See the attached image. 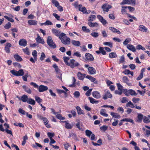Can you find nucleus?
Returning a JSON list of instances; mask_svg holds the SVG:
<instances>
[{
    "instance_id": "54",
    "label": "nucleus",
    "mask_w": 150,
    "mask_h": 150,
    "mask_svg": "<svg viewBox=\"0 0 150 150\" xmlns=\"http://www.w3.org/2000/svg\"><path fill=\"white\" fill-rule=\"evenodd\" d=\"M91 35L94 38H97L98 37L99 34L97 32H93L91 33Z\"/></svg>"
},
{
    "instance_id": "9",
    "label": "nucleus",
    "mask_w": 150,
    "mask_h": 150,
    "mask_svg": "<svg viewBox=\"0 0 150 150\" xmlns=\"http://www.w3.org/2000/svg\"><path fill=\"white\" fill-rule=\"evenodd\" d=\"M48 89V87L43 85H40L38 88V90L40 92H43L45 91Z\"/></svg>"
},
{
    "instance_id": "3",
    "label": "nucleus",
    "mask_w": 150,
    "mask_h": 150,
    "mask_svg": "<svg viewBox=\"0 0 150 150\" xmlns=\"http://www.w3.org/2000/svg\"><path fill=\"white\" fill-rule=\"evenodd\" d=\"M47 42L48 45L51 48L54 49L56 48V45L53 42L52 38L48 36L47 38Z\"/></svg>"
},
{
    "instance_id": "4",
    "label": "nucleus",
    "mask_w": 150,
    "mask_h": 150,
    "mask_svg": "<svg viewBox=\"0 0 150 150\" xmlns=\"http://www.w3.org/2000/svg\"><path fill=\"white\" fill-rule=\"evenodd\" d=\"M10 72L13 75L17 76H22L24 74L23 69H21L18 71L12 70L10 71Z\"/></svg>"
},
{
    "instance_id": "50",
    "label": "nucleus",
    "mask_w": 150,
    "mask_h": 150,
    "mask_svg": "<svg viewBox=\"0 0 150 150\" xmlns=\"http://www.w3.org/2000/svg\"><path fill=\"white\" fill-rule=\"evenodd\" d=\"M121 9V12L122 14H125L126 13V8H127V6H122Z\"/></svg>"
},
{
    "instance_id": "36",
    "label": "nucleus",
    "mask_w": 150,
    "mask_h": 150,
    "mask_svg": "<svg viewBox=\"0 0 150 150\" xmlns=\"http://www.w3.org/2000/svg\"><path fill=\"white\" fill-rule=\"evenodd\" d=\"M27 102L29 104L33 105H35V101L31 98H28Z\"/></svg>"
},
{
    "instance_id": "38",
    "label": "nucleus",
    "mask_w": 150,
    "mask_h": 150,
    "mask_svg": "<svg viewBox=\"0 0 150 150\" xmlns=\"http://www.w3.org/2000/svg\"><path fill=\"white\" fill-rule=\"evenodd\" d=\"M96 16L94 15H91L89 17L88 19V21L91 22L92 21L95 19L96 18Z\"/></svg>"
},
{
    "instance_id": "44",
    "label": "nucleus",
    "mask_w": 150,
    "mask_h": 150,
    "mask_svg": "<svg viewBox=\"0 0 150 150\" xmlns=\"http://www.w3.org/2000/svg\"><path fill=\"white\" fill-rule=\"evenodd\" d=\"M56 117L57 119L59 120H64L65 119V117H62V115L59 114H56Z\"/></svg>"
},
{
    "instance_id": "1",
    "label": "nucleus",
    "mask_w": 150,
    "mask_h": 150,
    "mask_svg": "<svg viewBox=\"0 0 150 150\" xmlns=\"http://www.w3.org/2000/svg\"><path fill=\"white\" fill-rule=\"evenodd\" d=\"M62 42L64 45H69L70 44V40L69 38L66 36V34L64 33H61L59 37Z\"/></svg>"
},
{
    "instance_id": "30",
    "label": "nucleus",
    "mask_w": 150,
    "mask_h": 150,
    "mask_svg": "<svg viewBox=\"0 0 150 150\" xmlns=\"http://www.w3.org/2000/svg\"><path fill=\"white\" fill-rule=\"evenodd\" d=\"M110 115L113 117L116 118H120V116L117 113L111 112Z\"/></svg>"
},
{
    "instance_id": "43",
    "label": "nucleus",
    "mask_w": 150,
    "mask_h": 150,
    "mask_svg": "<svg viewBox=\"0 0 150 150\" xmlns=\"http://www.w3.org/2000/svg\"><path fill=\"white\" fill-rule=\"evenodd\" d=\"M63 59L65 63L68 65L69 63V62H68V61L69 59V57H63Z\"/></svg>"
},
{
    "instance_id": "25",
    "label": "nucleus",
    "mask_w": 150,
    "mask_h": 150,
    "mask_svg": "<svg viewBox=\"0 0 150 150\" xmlns=\"http://www.w3.org/2000/svg\"><path fill=\"white\" fill-rule=\"evenodd\" d=\"M77 76L78 78L81 80H83L85 76L84 74H82L80 72H79L77 74Z\"/></svg>"
},
{
    "instance_id": "55",
    "label": "nucleus",
    "mask_w": 150,
    "mask_h": 150,
    "mask_svg": "<svg viewBox=\"0 0 150 150\" xmlns=\"http://www.w3.org/2000/svg\"><path fill=\"white\" fill-rule=\"evenodd\" d=\"M99 50L100 51V52L103 55H105L106 54L105 51L104 50V48L103 47H100L99 48Z\"/></svg>"
},
{
    "instance_id": "22",
    "label": "nucleus",
    "mask_w": 150,
    "mask_h": 150,
    "mask_svg": "<svg viewBox=\"0 0 150 150\" xmlns=\"http://www.w3.org/2000/svg\"><path fill=\"white\" fill-rule=\"evenodd\" d=\"M11 46V44L10 43H6L5 48V50L6 52L7 53H9L10 52V47Z\"/></svg>"
},
{
    "instance_id": "41",
    "label": "nucleus",
    "mask_w": 150,
    "mask_h": 150,
    "mask_svg": "<svg viewBox=\"0 0 150 150\" xmlns=\"http://www.w3.org/2000/svg\"><path fill=\"white\" fill-rule=\"evenodd\" d=\"M86 78L88 79L92 82L95 81L96 79L95 78L89 75H87L86 76Z\"/></svg>"
},
{
    "instance_id": "5",
    "label": "nucleus",
    "mask_w": 150,
    "mask_h": 150,
    "mask_svg": "<svg viewBox=\"0 0 150 150\" xmlns=\"http://www.w3.org/2000/svg\"><path fill=\"white\" fill-rule=\"evenodd\" d=\"M80 65L79 63L76 62L74 59H71L68 66H70L72 68H74L75 67H78Z\"/></svg>"
},
{
    "instance_id": "58",
    "label": "nucleus",
    "mask_w": 150,
    "mask_h": 150,
    "mask_svg": "<svg viewBox=\"0 0 150 150\" xmlns=\"http://www.w3.org/2000/svg\"><path fill=\"white\" fill-rule=\"evenodd\" d=\"M128 101V98L126 97H124L122 98V100L121 101V102L122 103H124L127 102Z\"/></svg>"
},
{
    "instance_id": "48",
    "label": "nucleus",
    "mask_w": 150,
    "mask_h": 150,
    "mask_svg": "<svg viewBox=\"0 0 150 150\" xmlns=\"http://www.w3.org/2000/svg\"><path fill=\"white\" fill-rule=\"evenodd\" d=\"M143 122L145 123H148L150 122V120L148 117L144 116L143 117Z\"/></svg>"
},
{
    "instance_id": "8",
    "label": "nucleus",
    "mask_w": 150,
    "mask_h": 150,
    "mask_svg": "<svg viewBox=\"0 0 150 150\" xmlns=\"http://www.w3.org/2000/svg\"><path fill=\"white\" fill-rule=\"evenodd\" d=\"M111 8L112 6H111L107 4H103L102 7L103 11H106L107 12H108L109 9Z\"/></svg>"
},
{
    "instance_id": "47",
    "label": "nucleus",
    "mask_w": 150,
    "mask_h": 150,
    "mask_svg": "<svg viewBox=\"0 0 150 150\" xmlns=\"http://www.w3.org/2000/svg\"><path fill=\"white\" fill-rule=\"evenodd\" d=\"M103 44L105 45L108 46L111 48L112 47V43L110 42H104Z\"/></svg>"
},
{
    "instance_id": "56",
    "label": "nucleus",
    "mask_w": 150,
    "mask_h": 150,
    "mask_svg": "<svg viewBox=\"0 0 150 150\" xmlns=\"http://www.w3.org/2000/svg\"><path fill=\"white\" fill-rule=\"evenodd\" d=\"M82 30L83 31L87 33H89L90 32L89 29L87 28L85 26H83L82 27Z\"/></svg>"
},
{
    "instance_id": "19",
    "label": "nucleus",
    "mask_w": 150,
    "mask_h": 150,
    "mask_svg": "<svg viewBox=\"0 0 150 150\" xmlns=\"http://www.w3.org/2000/svg\"><path fill=\"white\" fill-rule=\"evenodd\" d=\"M127 48L129 50H131L133 52H136V49L134 47L133 45L130 44H128L127 46Z\"/></svg>"
},
{
    "instance_id": "45",
    "label": "nucleus",
    "mask_w": 150,
    "mask_h": 150,
    "mask_svg": "<svg viewBox=\"0 0 150 150\" xmlns=\"http://www.w3.org/2000/svg\"><path fill=\"white\" fill-rule=\"evenodd\" d=\"M35 100L39 103H40L42 101V100L38 96H35Z\"/></svg>"
},
{
    "instance_id": "35",
    "label": "nucleus",
    "mask_w": 150,
    "mask_h": 150,
    "mask_svg": "<svg viewBox=\"0 0 150 150\" xmlns=\"http://www.w3.org/2000/svg\"><path fill=\"white\" fill-rule=\"evenodd\" d=\"M117 55L115 52H112L109 54V57L110 58H114L117 57Z\"/></svg>"
},
{
    "instance_id": "64",
    "label": "nucleus",
    "mask_w": 150,
    "mask_h": 150,
    "mask_svg": "<svg viewBox=\"0 0 150 150\" xmlns=\"http://www.w3.org/2000/svg\"><path fill=\"white\" fill-rule=\"evenodd\" d=\"M23 52L27 55H29V54L30 52L28 50V47H26L25 49H23Z\"/></svg>"
},
{
    "instance_id": "13",
    "label": "nucleus",
    "mask_w": 150,
    "mask_h": 150,
    "mask_svg": "<svg viewBox=\"0 0 150 150\" xmlns=\"http://www.w3.org/2000/svg\"><path fill=\"white\" fill-rule=\"evenodd\" d=\"M28 96L26 95H23L21 97V98H19V100H21L23 102H25L28 101Z\"/></svg>"
},
{
    "instance_id": "10",
    "label": "nucleus",
    "mask_w": 150,
    "mask_h": 150,
    "mask_svg": "<svg viewBox=\"0 0 150 150\" xmlns=\"http://www.w3.org/2000/svg\"><path fill=\"white\" fill-rule=\"evenodd\" d=\"M97 18L103 25H105L107 23L106 21L100 15H98Z\"/></svg>"
},
{
    "instance_id": "63",
    "label": "nucleus",
    "mask_w": 150,
    "mask_h": 150,
    "mask_svg": "<svg viewBox=\"0 0 150 150\" xmlns=\"http://www.w3.org/2000/svg\"><path fill=\"white\" fill-rule=\"evenodd\" d=\"M4 17L7 19L8 21H10L11 22H14V20L13 19L11 18H10L7 16H4Z\"/></svg>"
},
{
    "instance_id": "37",
    "label": "nucleus",
    "mask_w": 150,
    "mask_h": 150,
    "mask_svg": "<svg viewBox=\"0 0 150 150\" xmlns=\"http://www.w3.org/2000/svg\"><path fill=\"white\" fill-rule=\"evenodd\" d=\"M126 106L127 107H130L132 108H134L135 107L133 104L130 101H129L127 103Z\"/></svg>"
},
{
    "instance_id": "26",
    "label": "nucleus",
    "mask_w": 150,
    "mask_h": 150,
    "mask_svg": "<svg viewBox=\"0 0 150 150\" xmlns=\"http://www.w3.org/2000/svg\"><path fill=\"white\" fill-rule=\"evenodd\" d=\"M122 80L124 82L126 83L128 86H129L131 85V83L128 82L129 80L128 78L126 76H124L122 78Z\"/></svg>"
},
{
    "instance_id": "16",
    "label": "nucleus",
    "mask_w": 150,
    "mask_h": 150,
    "mask_svg": "<svg viewBox=\"0 0 150 150\" xmlns=\"http://www.w3.org/2000/svg\"><path fill=\"white\" fill-rule=\"evenodd\" d=\"M89 74H94L96 73V69L92 67H89L88 69Z\"/></svg>"
},
{
    "instance_id": "7",
    "label": "nucleus",
    "mask_w": 150,
    "mask_h": 150,
    "mask_svg": "<svg viewBox=\"0 0 150 150\" xmlns=\"http://www.w3.org/2000/svg\"><path fill=\"white\" fill-rule=\"evenodd\" d=\"M85 56L86 58L85 60L86 61L92 62L94 60V58L93 56L89 53H86Z\"/></svg>"
},
{
    "instance_id": "57",
    "label": "nucleus",
    "mask_w": 150,
    "mask_h": 150,
    "mask_svg": "<svg viewBox=\"0 0 150 150\" xmlns=\"http://www.w3.org/2000/svg\"><path fill=\"white\" fill-rule=\"evenodd\" d=\"M45 57L46 56L45 54L43 52H42L41 53V56L40 57V59L41 61H42L44 59V58H45Z\"/></svg>"
},
{
    "instance_id": "42",
    "label": "nucleus",
    "mask_w": 150,
    "mask_h": 150,
    "mask_svg": "<svg viewBox=\"0 0 150 150\" xmlns=\"http://www.w3.org/2000/svg\"><path fill=\"white\" fill-rule=\"evenodd\" d=\"M100 114L104 116L107 117L108 116V114L105 112V110L104 109H102L100 112Z\"/></svg>"
},
{
    "instance_id": "40",
    "label": "nucleus",
    "mask_w": 150,
    "mask_h": 150,
    "mask_svg": "<svg viewBox=\"0 0 150 150\" xmlns=\"http://www.w3.org/2000/svg\"><path fill=\"white\" fill-rule=\"evenodd\" d=\"M121 121H126V122H130L132 123H134V121H133L130 118H125L123 119L122 120H121Z\"/></svg>"
},
{
    "instance_id": "28",
    "label": "nucleus",
    "mask_w": 150,
    "mask_h": 150,
    "mask_svg": "<svg viewBox=\"0 0 150 150\" xmlns=\"http://www.w3.org/2000/svg\"><path fill=\"white\" fill-rule=\"evenodd\" d=\"M143 115L141 114H139L137 116V121L138 122H140L142 121L143 119Z\"/></svg>"
},
{
    "instance_id": "29",
    "label": "nucleus",
    "mask_w": 150,
    "mask_h": 150,
    "mask_svg": "<svg viewBox=\"0 0 150 150\" xmlns=\"http://www.w3.org/2000/svg\"><path fill=\"white\" fill-rule=\"evenodd\" d=\"M23 88L24 89V91L29 94H31V89L28 88V87L25 85H23Z\"/></svg>"
},
{
    "instance_id": "15",
    "label": "nucleus",
    "mask_w": 150,
    "mask_h": 150,
    "mask_svg": "<svg viewBox=\"0 0 150 150\" xmlns=\"http://www.w3.org/2000/svg\"><path fill=\"white\" fill-rule=\"evenodd\" d=\"M19 44L21 46L25 47L27 45V41L24 39H21L19 41Z\"/></svg>"
},
{
    "instance_id": "61",
    "label": "nucleus",
    "mask_w": 150,
    "mask_h": 150,
    "mask_svg": "<svg viewBox=\"0 0 150 150\" xmlns=\"http://www.w3.org/2000/svg\"><path fill=\"white\" fill-rule=\"evenodd\" d=\"M117 87L118 90L121 91L123 88V86L120 83H117Z\"/></svg>"
},
{
    "instance_id": "24",
    "label": "nucleus",
    "mask_w": 150,
    "mask_h": 150,
    "mask_svg": "<svg viewBox=\"0 0 150 150\" xmlns=\"http://www.w3.org/2000/svg\"><path fill=\"white\" fill-rule=\"evenodd\" d=\"M88 99L89 100L90 102L92 104H97L99 102L98 100H96L94 98L91 97H89Z\"/></svg>"
},
{
    "instance_id": "12",
    "label": "nucleus",
    "mask_w": 150,
    "mask_h": 150,
    "mask_svg": "<svg viewBox=\"0 0 150 150\" xmlns=\"http://www.w3.org/2000/svg\"><path fill=\"white\" fill-rule=\"evenodd\" d=\"M35 40L38 43H41L42 44L45 43L43 39L41 38L38 34V36L36 38Z\"/></svg>"
},
{
    "instance_id": "18",
    "label": "nucleus",
    "mask_w": 150,
    "mask_h": 150,
    "mask_svg": "<svg viewBox=\"0 0 150 150\" xmlns=\"http://www.w3.org/2000/svg\"><path fill=\"white\" fill-rule=\"evenodd\" d=\"M109 29L113 33H117L118 34L121 33V32L119 30L112 27H110Z\"/></svg>"
},
{
    "instance_id": "27",
    "label": "nucleus",
    "mask_w": 150,
    "mask_h": 150,
    "mask_svg": "<svg viewBox=\"0 0 150 150\" xmlns=\"http://www.w3.org/2000/svg\"><path fill=\"white\" fill-rule=\"evenodd\" d=\"M71 42L74 45L77 47H79L81 45V43L79 41H76L74 40H72Z\"/></svg>"
},
{
    "instance_id": "33",
    "label": "nucleus",
    "mask_w": 150,
    "mask_h": 150,
    "mask_svg": "<svg viewBox=\"0 0 150 150\" xmlns=\"http://www.w3.org/2000/svg\"><path fill=\"white\" fill-rule=\"evenodd\" d=\"M28 23L31 25H36L37 24V21L33 20H29L28 21Z\"/></svg>"
},
{
    "instance_id": "34",
    "label": "nucleus",
    "mask_w": 150,
    "mask_h": 150,
    "mask_svg": "<svg viewBox=\"0 0 150 150\" xmlns=\"http://www.w3.org/2000/svg\"><path fill=\"white\" fill-rule=\"evenodd\" d=\"M76 109L77 110L78 114L79 115L84 114V113L80 108L79 106H77L76 107Z\"/></svg>"
},
{
    "instance_id": "49",
    "label": "nucleus",
    "mask_w": 150,
    "mask_h": 150,
    "mask_svg": "<svg viewBox=\"0 0 150 150\" xmlns=\"http://www.w3.org/2000/svg\"><path fill=\"white\" fill-rule=\"evenodd\" d=\"M131 41V39L130 38H126L125 40L123 42V44L124 45H127L129 42Z\"/></svg>"
},
{
    "instance_id": "53",
    "label": "nucleus",
    "mask_w": 150,
    "mask_h": 150,
    "mask_svg": "<svg viewBox=\"0 0 150 150\" xmlns=\"http://www.w3.org/2000/svg\"><path fill=\"white\" fill-rule=\"evenodd\" d=\"M35 145H32V147L34 148H37V146L41 148L42 147V146L40 144L37 142H35Z\"/></svg>"
},
{
    "instance_id": "39",
    "label": "nucleus",
    "mask_w": 150,
    "mask_h": 150,
    "mask_svg": "<svg viewBox=\"0 0 150 150\" xmlns=\"http://www.w3.org/2000/svg\"><path fill=\"white\" fill-rule=\"evenodd\" d=\"M37 52L35 50H33V51L32 52V55L33 56L34 59L35 61L37 60Z\"/></svg>"
},
{
    "instance_id": "62",
    "label": "nucleus",
    "mask_w": 150,
    "mask_h": 150,
    "mask_svg": "<svg viewBox=\"0 0 150 150\" xmlns=\"http://www.w3.org/2000/svg\"><path fill=\"white\" fill-rule=\"evenodd\" d=\"M43 24H44V25H52V23L49 20L46 21L45 23H43Z\"/></svg>"
},
{
    "instance_id": "20",
    "label": "nucleus",
    "mask_w": 150,
    "mask_h": 150,
    "mask_svg": "<svg viewBox=\"0 0 150 150\" xmlns=\"http://www.w3.org/2000/svg\"><path fill=\"white\" fill-rule=\"evenodd\" d=\"M139 30L144 32H146L148 30L146 27L142 25H140L139 26Z\"/></svg>"
},
{
    "instance_id": "52",
    "label": "nucleus",
    "mask_w": 150,
    "mask_h": 150,
    "mask_svg": "<svg viewBox=\"0 0 150 150\" xmlns=\"http://www.w3.org/2000/svg\"><path fill=\"white\" fill-rule=\"evenodd\" d=\"M74 95L75 98H78L80 96V94L79 91H76L74 93Z\"/></svg>"
},
{
    "instance_id": "32",
    "label": "nucleus",
    "mask_w": 150,
    "mask_h": 150,
    "mask_svg": "<svg viewBox=\"0 0 150 150\" xmlns=\"http://www.w3.org/2000/svg\"><path fill=\"white\" fill-rule=\"evenodd\" d=\"M52 33H54V35L57 36H59V31L58 30L55 29H53L52 30Z\"/></svg>"
},
{
    "instance_id": "14",
    "label": "nucleus",
    "mask_w": 150,
    "mask_h": 150,
    "mask_svg": "<svg viewBox=\"0 0 150 150\" xmlns=\"http://www.w3.org/2000/svg\"><path fill=\"white\" fill-rule=\"evenodd\" d=\"M92 95L94 98L96 99H99L101 97L100 93L97 91L93 92L92 93Z\"/></svg>"
},
{
    "instance_id": "11",
    "label": "nucleus",
    "mask_w": 150,
    "mask_h": 150,
    "mask_svg": "<svg viewBox=\"0 0 150 150\" xmlns=\"http://www.w3.org/2000/svg\"><path fill=\"white\" fill-rule=\"evenodd\" d=\"M61 122L65 123V127L67 129H70L73 127V125L69 123L67 121H61Z\"/></svg>"
},
{
    "instance_id": "59",
    "label": "nucleus",
    "mask_w": 150,
    "mask_h": 150,
    "mask_svg": "<svg viewBox=\"0 0 150 150\" xmlns=\"http://www.w3.org/2000/svg\"><path fill=\"white\" fill-rule=\"evenodd\" d=\"M52 2L56 7L59 6V2L56 0H52Z\"/></svg>"
},
{
    "instance_id": "23",
    "label": "nucleus",
    "mask_w": 150,
    "mask_h": 150,
    "mask_svg": "<svg viewBox=\"0 0 150 150\" xmlns=\"http://www.w3.org/2000/svg\"><path fill=\"white\" fill-rule=\"evenodd\" d=\"M88 25L91 27H98V23L95 22L93 23L90 22L88 23Z\"/></svg>"
},
{
    "instance_id": "2",
    "label": "nucleus",
    "mask_w": 150,
    "mask_h": 150,
    "mask_svg": "<svg viewBox=\"0 0 150 150\" xmlns=\"http://www.w3.org/2000/svg\"><path fill=\"white\" fill-rule=\"evenodd\" d=\"M74 7L77 9H78L80 11L83 13H87V10L86 8L84 7H82L81 4H79L77 2H75L74 5Z\"/></svg>"
},
{
    "instance_id": "6",
    "label": "nucleus",
    "mask_w": 150,
    "mask_h": 150,
    "mask_svg": "<svg viewBox=\"0 0 150 150\" xmlns=\"http://www.w3.org/2000/svg\"><path fill=\"white\" fill-rule=\"evenodd\" d=\"M125 95L127 96H129V95H131L132 96H136L137 94L135 92V91L132 89H129L127 90V89H125L124 90Z\"/></svg>"
},
{
    "instance_id": "31",
    "label": "nucleus",
    "mask_w": 150,
    "mask_h": 150,
    "mask_svg": "<svg viewBox=\"0 0 150 150\" xmlns=\"http://www.w3.org/2000/svg\"><path fill=\"white\" fill-rule=\"evenodd\" d=\"M14 57L16 60L18 62H21L23 60V59L18 54L14 55Z\"/></svg>"
},
{
    "instance_id": "46",
    "label": "nucleus",
    "mask_w": 150,
    "mask_h": 150,
    "mask_svg": "<svg viewBox=\"0 0 150 150\" xmlns=\"http://www.w3.org/2000/svg\"><path fill=\"white\" fill-rule=\"evenodd\" d=\"M52 67L54 68L55 71L57 73H58L59 71V69L58 68L57 65L56 64H54L52 65Z\"/></svg>"
},
{
    "instance_id": "17",
    "label": "nucleus",
    "mask_w": 150,
    "mask_h": 150,
    "mask_svg": "<svg viewBox=\"0 0 150 150\" xmlns=\"http://www.w3.org/2000/svg\"><path fill=\"white\" fill-rule=\"evenodd\" d=\"M112 97V95L110 93V92L108 91L103 96V98L104 100H106L108 98H111Z\"/></svg>"
},
{
    "instance_id": "21",
    "label": "nucleus",
    "mask_w": 150,
    "mask_h": 150,
    "mask_svg": "<svg viewBox=\"0 0 150 150\" xmlns=\"http://www.w3.org/2000/svg\"><path fill=\"white\" fill-rule=\"evenodd\" d=\"M42 120L44 121L45 125L47 128H50L51 127L50 125L48 124L49 121L46 117H44Z\"/></svg>"
},
{
    "instance_id": "51",
    "label": "nucleus",
    "mask_w": 150,
    "mask_h": 150,
    "mask_svg": "<svg viewBox=\"0 0 150 150\" xmlns=\"http://www.w3.org/2000/svg\"><path fill=\"white\" fill-rule=\"evenodd\" d=\"M85 133L86 135L89 137H90L91 135L92 134V132L90 130H86L85 131Z\"/></svg>"
},
{
    "instance_id": "60",
    "label": "nucleus",
    "mask_w": 150,
    "mask_h": 150,
    "mask_svg": "<svg viewBox=\"0 0 150 150\" xmlns=\"http://www.w3.org/2000/svg\"><path fill=\"white\" fill-rule=\"evenodd\" d=\"M11 23L10 22H8L6 24L4 27L6 29H8L11 28Z\"/></svg>"
}]
</instances>
